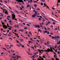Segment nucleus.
Segmentation results:
<instances>
[{"instance_id": "1", "label": "nucleus", "mask_w": 60, "mask_h": 60, "mask_svg": "<svg viewBox=\"0 0 60 60\" xmlns=\"http://www.w3.org/2000/svg\"><path fill=\"white\" fill-rule=\"evenodd\" d=\"M50 49H49V48L47 49V50H48V51H47V52H49V51H51L52 52H54L53 50L52 49V48L51 47Z\"/></svg>"}, {"instance_id": "2", "label": "nucleus", "mask_w": 60, "mask_h": 60, "mask_svg": "<svg viewBox=\"0 0 60 60\" xmlns=\"http://www.w3.org/2000/svg\"><path fill=\"white\" fill-rule=\"evenodd\" d=\"M12 15L13 16L12 17V18L13 20H14V19L15 20H17V19L16 18H15V15L14 14H13Z\"/></svg>"}, {"instance_id": "3", "label": "nucleus", "mask_w": 60, "mask_h": 60, "mask_svg": "<svg viewBox=\"0 0 60 60\" xmlns=\"http://www.w3.org/2000/svg\"><path fill=\"white\" fill-rule=\"evenodd\" d=\"M52 39H56V37H55L54 36H53L52 37Z\"/></svg>"}, {"instance_id": "4", "label": "nucleus", "mask_w": 60, "mask_h": 60, "mask_svg": "<svg viewBox=\"0 0 60 60\" xmlns=\"http://www.w3.org/2000/svg\"><path fill=\"white\" fill-rule=\"evenodd\" d=\"M4 29H6L7 28H8V27H7V26L5 25H4Z\"/></svg>"}, {"instance_id": "5", "label": "nucleus", "mask_w": 60, "mask_h": 60, "mask_svg": "<svg viewBox=\"0 0 60 60\" xmlns=\"http://www.w3.org/2000/svg\"><path fill=\"white\" fill-rule=\"evenodd\" d=\"M54 57H55V58H56V59L55 60H59V59L56 58V55L55 54L54 55Z\"/></svg>"}, {"instance_id": "6", "label": "nucleus", "mask_w": 60, "mask_h": 60, "mask_svg": "<svg viewBox=\"0 0 60 60\" xmlns=\"http://www.w3.org/2000/svg\"><path fill=\"white\" fill-rule=\"evenodd\" d=\"M38 60H44V59L43 58H41V59L40 58L39 59H37Z\"/></svg>"}, {"instance_id": "7", "label": "nucleus", "mask_w": 60, "mask_h": 60, "mask_svg": "<svg viewBox=\"0 0 60 60\" xmlns=\"http://www.w3.org/2000/svg\"><path fill=\"white\" fill-rule=\"evenodd\" d=\"M20 2H22V4H24V1H23V0H20Z\"/></svg>"}, {"instance_id": "8", "label": "nucleus", "mask_w": 60, "mask_h": 60, "mask_svg": "<svg viewBox=\"0 0 60 60\" xmlns=\"http://www.w3.org/2000/svg\"><path fill=\"white\" fill-rule=\"evenodd\" d=\"M49 19L51 20H52V21H53V20H54V19H52L50 18H49Z\"/></svg>"}, {"instance_id": "9", "label": "nucleus", "mask_w": 60, "mask_h": 60, "mask_svg": "<svg viewBox=\"0 0 60 60\" xmlns=\"http://www.w3.org/2000/svg\"><path fill=\"white\" fill-rule=\"evenodd\" d=\"M16 1H17V2H19V3L21 2V1H20V0H16Z\"/></svg>"}, {"instance_id": "10", "label": "nucleus", "mask_w": 60, "mask_h": 60, "mask_svg": "<svg viewBox=\"0 0 60 60\" xmlns=\"http://www.w3.org/2000/svg\"><path fill=\"white\" fill-rule=\"evenodd\" d=\"M43 19V22H44L45 21V20L44 19V18H42Z\"/></svg>"}, {"instance_id": "11", "label": "nucleus", "mask_w": 60, "mask_h": 60, "mask_svg": "<svg viewBox=\"0 0 60 60\" xmlns=\"http://www.w3.org/2000/svg\"><path fill=\"white\" fill-rule=\"evenodd\" d=\"M2 24H3V27H4V25H4V23L3 22V23H2Z\"/></svg>"}, {"instance_id": "12", "label": "nucleus", "mask_w": 60, "mask_h": 60, "mask_svg": "<svg viewBox=\"0 0 60 60\" xmlns=\"http://www.w3.org/2000/svg\"><path fill=\"white\" fill-rule=\"evenodd\" d=\"M53 21H54V22H56V23H57V22L56 21L54 20L53 19Z\"/></svg>"}, {"instance_id": "13", "label": "nucleus", "mask_w": 60, "mask_h": 60, "mask_svg": "<svg viewBox=\"0 0 60 60\" xmlns=\"http://www.w3.org/2000/svg\"><path fill=\"white\" fill-rule=\"evenodd\" d=\"M17 46H18V47H20V46H21V45H19L17 44Z\"/></svg>"}, {"instance_id": "14", "label": "nucleus", "mask_w": 60, "mask_h": 60, "mask_svg": "<svg viewBox=\"0 0 60 60\" xmlns=\"http://www.w3.org/2000/svg\"><path fill=\"white\" fill-rule=\"evenodd\" d=\"M38 32H40V33H42V32H41V31L40 30V29H38Z\"/></svg>"}, {"instance_id": "15", "label": "nucleus", "mask_w": 60, "mask_h": 60, "mask_svg": "<svg viewBox=\"0 0 60 60\" xmlns=\"http://www.w3.org/2000/svg\"><path fill=\"white\" fill-rule=\"evenodd\" d=\"M11 52H12V53H13L14 52V51L12 50H11Z\"/></svg>"}, {"instance_id": "16", "label": "nucleus", "mask_w": 60, "mask_h": 60, "mask_svg": "<svg viewBox=\"0 0 60 60\" xmlns=\"http://www.w3.org/2000/svg\"><path fill=\"white\" fill-rule=\"evenodd\" d=\"M35 27L36 28H37L38 27V26L37 25H35Z\"/></svg>"}, {"instance_id": "17", "label": "nucleus", "mask_w": 60, "mask_h": 60, "mask_svg": "<svg viewBox=\"0 0 60 60\" xmlns=\"http://www.w3.org/2000/svg\"><path fill=\"white\" fill-rule=\"evenodd\" d=\"M59 42H58L57 44H60V41L59 40Z\"/></svg>"}, {"instance_id": "18", "label": "nucleus", "mask_w": 60, "mask_h": 60, "mask_svg": "<svg viewBox=\"0 0 60 60\" xmlns=\"http://www.w3.org/2000/svg\"><path fill=\"white\" fill-rule=\"evenodd\" d=\"M41 13H42V14H43V15H45V14H44V13H43V12H41Z\"/></svg>"}, {"instance_id": "19", "label": "nucleus", "mask_w": 60, "mask_h": 60, "mask_svg": "<svg viewBox=\"0 0 60 60\" xmlns=\"http://www.w3.org/2000/svg\"><path fill=\"white\" fill-rule=\"evenodd\" d=\"M2 49H4V50H5L6 51V49L4 48H3Z\"/></svg>"}, {"instance_id": "20", "label": "nucleus", "mask_w": 60, "mask_h": 60, "mask_svg": "<svg viewBox=\"0 0 60 60\" xmlns=\"http://www.w3.org/2000/svg\"><path fill=\"white\" fill-rule=\"evenodd\" d=\"M44 51L43 50H40V52H41V51H42V52H43L44 51Z\"/></svg>"}, {"instance_id": "21", "label": "nucleus", "mask_w": 60, "mask_h": 60, "mask_svg": "<svg viewBox=\"0 0 60 60\" xmlns=\"http://www.w3.org/2000/svg\"><path fill=\"white\" fill-rule=\"evenodd\" d=\"M5 13L6 12H7L8 11L7 10H5Z\"/></svg>"}, {"instance_id": "22", "label": "nucleus", "mask_w": 60, "mask_h": 60, "mask_svg": "<svg viewBox=\"0 0 60 60\" xmlns=\"http://www.w3.org/2000/svg\"><path fill=\"white\" fill-rule=\"evenodd\" d=\"M12 56V57H13V58H16L15 57V56Z\"/></svg>"}, {"instance_id": "23", "label": "nucleus", "mask_w": 60, "mask_h": 60, "mask_svg": "<svg viewBox=\"0 0 60 60\" xmlns=\"http://www.w3.org/2000/svg\"><path fill=\"white\" fill-rule=\"evenodd\" d=\"M3 12H4V11H5V9H4L3 10Z\"/></svg>"}, {"instance_id": "24", "label": "nucleus", "mask_w": 60, "mask_h": 60, "mask_svg": "<svg viewBox=\"0 0 60 60\" xmlns=\"http://www.w3.org/2000/svg\"><path fill=\"white\" fill-rule=\"evenodd\" d=\"M7 26H8V27H10V26H9V25H8V24H7Z\"/></svg>"}, {"instance_id": "25", "label": "nucleus", "mask_w": 60, "mask_h": 60, "mask_svg": "<svg viewBox=\"0 0 60 60\" xmlns=\"http://www.w3.org/2000/svg\"><path fill=\"white\" fill-rule=\"evenodd\" d=\"M34 7H36V6H37V5L36 4H34Z\"/></svg>"}, {"instance_id": "26", "label": "nucleus", "mask_w": 60, "mask_h": 60, "mask_svg": "<svg viewBox=\"0 0 60 60\" xmlns=\"http://www.w3.org/2000/svg\"><path fill=\"white\" fill-rule=\"evenodd\" d=\"M57 53L59 54H59H60V51H59L58 52H57Z\"/></svg>"}, {"instance_id": "27", "label": "nucleus", "mask_w": 60, "mask_h": 60, "mask_svg": "<svg viewBox=\"0 0 60 60\" xmlns=\"http://www.w3.org/2000/svg\"><path fill=\"white\" fill-rule=\"evenodd\" d=\"M8 13V12H6L5 13V14H7V15L9 14V13Z\"/></svg>"}, {"instance_id": "28", "label": "nucleus", "mask_w": 60, "mask_h": 60, "mask_svg": "<svg viewBox=\"0 0 60 60\" xmlns=\"http://www.w3.org/2000/svg\"><path fill=\"white\" fill-rule=\"evenodd\" d=\"M52 10H55V8H54L53 7H52Z\"/></svg>"}, {"instance_id": "29", "label": "nucleus", "mask_w": 60, "mask_h": 60, "mask_svg": "<svg viewBox=\"0 0 60 60\" xmlns=\"http://www.w3.org/2000/svg\"><path fill=\"white\" fill-rule=\"evenodd\" d=\"M29 34H31V35H32V34L31 33V32H29Z\"/></svg>"}, {"instance_id": "30", "label": "nucleus", "mask_w": 60, "mask_h": 60, "mask_svg": "<svg viewBox=\"0 0 60 60\" xmlns=\"http://www.w3.org/2000/svg\"><path fill=\"white\" fill-rule=\"evenodd\" d=\"M44 34H45V33H47V31L46 30H45V32H44Z\"/></svg>"}, {"instance_id": "31", "label": "nucleus", "mask_w": 60, "mask_h": 60, "mask_svg": "<svg viewBox=\"0 0 60 60\" xmlns=\"http://www.w3.org/2000/svg\"><path fill=\"white\" fill-rule=\"evenodd\" d=\"M9 24L10 25H12V23H11V22H9Z\"/></svg>"}, {"instance_id": "32", "label": "nucleus", "mask_w": 60, "mask_h": 60, "mask_svg": "<svg viewBox=\"0 0 60 60\" xmlns=\"http://www.w3.org/2000/svg\"><path fill=\"white\" fill-rule=\"evenodd\" d=\"M34 3H38V1H34Z\"/></svg>"}, {"instance_id": "33", "label": "nucleus", "mask_w": 60, "mask_h": 60, "mask_svg": "<svg viewBox=\"0 0 60 60\" xmlns=\"http://www.w3.org/2000/svg\"><path fill=\"white\" fill-rule=\"evenodd\" d=\"M48 24H50V23H51V22H48Z\"/></svg>"}, {"instance_id": "34", "label": "nucleus", "mask_w": 60, "mask_h": 60, "mask_svg": "<svg viewBox=\"0 0 60 60\" xmlns=\"http://www.w3.org/2000/svg\"><path fill=\"white\" fill-rule=\"evenodd\" d=\"M38 28H40V26L39 25H38Z\"/></svg>"}, {"instance_id": "35", "label": "nucleus", "mask_w": 60, "mask_h": 60, "mask_svg": "<svg viewBox=\"0 0 60 60\" xmlns=\"http://www.w3.org/2000/svg\"><path fill=\"white\" fill-rule=\"evenodd\" d=\"M58 3H60V0H58Z\"/></svg>"}, {"instance_id": "36", "label": "nucleus", "mask_w": 60, "mask_h": 60, "mask_svg": "<svg viewBox=\"0 0 60 60\" xmlns=\"http://www.w3.org/2000/svg\"><path fill=\"white\" fill-rule=\"evenodd\" d=\"M38 20H39L40 21L41 20V18H39L38 19Z\"/></svg>"}, {"instance_id": "37", "label": "nucleus", "mask_w": 60, "mask_h": 60, "mask_svg": "<svg viewBox=\"0 0 60 60\" xmlns=\"http://www.w3.org/2000/svg\"><path fill=\"white\" fill-rule=\"evenodd\" d=\"M7 17H8V18H11L10 16L9 15L7 16Z\"/></svg>"}, {"instance_id": "38", "label": "nucleus", "mask_w": 60, "mask_h": 60, "mask_svg": "<svg viewBox=\"0 0 60 60\" xmlns=\"http://www.w3.org/2000/svg\"><path fill=\"white\" fill-rule=\"evenodd\" d=\"M3 34L4 35H6V36H7V34H5L4 33Z\"/></svg>"}, {"instance_id": "39", "label": "nucleus", "mask_w": 60, "mask_h": 60, "mask_svg": "<svg viewBox=\"0 0 60 60\" xmlns=\"http://www.w3.org/2000/svg\"><path fill=\"white\" fill-rule=\"evenodd\" d=\"M47 34H49V32L48 31L47 32Z\"/></svg>"}, {"instance_id": "40", "label": "nucleus", "mask_w": 60, "mask_h": 60, "mask_svg": "<svg viewBox=\"0 0 60 60\" xmlns=\"http://www.w3.org/2000/svg\"><path fill=\"white\" fill-rule=\"evenodd\" d=\"M32 17L33 18H35V16H34V15H33L32 16Z\"/></svg>"}, {"instance_id": "41", "label": "nucleus", "mask_w": 60, "mask_h": 60, "mask_svg": "<svg viewBox=\"0 0 60 60\" xmlns=\"http://www.w3.org/2000/svg\"><path fill=\"white\" fill-rule=\"evenodd\" d=\"M11 12L12 13H13V14H14V13L12 11H11Z\"/></svg>"}, {"instance_id": "42", "label": "nucleus", "mask_w": 60, "mask_h": 60, "mask_svg": "<svg viewBox=\"0 0 60 60\" xmlns=\"http://www.w3.org/2000/svg\"><path fill=\"white\" fill-rule=\"evenodd\" d=\"M27 26H30V25L28 24H27Z\"/></svg>"}, {"instance_id": "43", "label": "nucleus", "mask_w": 60, "mask_h": 60, "mask_svg": "<svg viewBox=\"0 0 60 60\" xmlns=\"http://www.w3.org/2000/svg\"><path fill=\"white\" fill-rule=\"evenodd\" d=\"M41 0L43 2H44V1H45V0Z\"/></svg>"}, {"instance_id": "44", "label": "nucleus", "mask_w": 60, "mask_h": 60, "mask_svg": "<svg viewBox=\"0 0 60 60\" xmlns=\"http://www.w3.org/2000/svg\"><path fill=\"white\" fill-rule=\"evenodd\" d=\"M2 5H3L4 6V7H6V8H7V7H6V6H5V5H4L2 4Z\"/></svg>"}, {"instance_id": "45", "label": "nucleus", "mask_w": 60, "mask_h": 60, "mask_svg": "<svg viewBox=\"0 0 60 60\" xmlns=\"http://www.w3.org/2000/svg\"><path fill=\"white\" fill-rule=\"evenodd\" d=\"M37 11H40V9L39 8H37Z\"/></svg>"}, {"instance_id": "46", "label": "nucleus", "mask_w": 60, "mask_h": 60, "mask_svg": "<svg viewBox=\"0 0 60 60\" xmlns=\"http://www.w3.org/2000/svg\"><path fill=\"white\" fill-rule=\"evenodd\" d=\"M17 27L18 28L19 27V25H17Z\"/></svg>"}, {"instance_id": "47", "label": "nucleus", "mask_w": 60, "mask_h": 60, "mask_svg": "<svg viewBox=\"0 0 60 60\" xmlns=\"http://www.w3.org/2000/svg\"><path fill=\"white\" fill-rule=\"evenodd\" d=\"M45 19H46V20H49V19H48L46 18H45Z\"/></svg>"}, {"instance_id": "48", "label": "nucleus", "mask_w": 60, "mask_h": 60, "mask_svg": "<svg viewBox=\"0 0 60 60\" xmlns=\"http://www.w3.org/2000/svg\"><path fill=\"white\" fill-rule=\"evenodd\" d=\"M51 27L53 28V26L52 25H51Z\"/></svg>"}, {"instance_id": "49", "label": "nucleus", "mask_w": 60, "mask_h": 60, "mask_svg": "<svg viewBox=\"0 0 60 60\" xmlns=\"http://www.w3.org/2000/svg\"><path fill=\"white\" fill-rule=\"evenodd\" d=\"M4 33H6V31L5 30H4L3 31Z\"/></svg>"}, {"instance_id": "50", "label": "nucleus", "mask_w": 60, "mask_h": 60, "mask_svg": "<svg viewBox=\"0 0 60 60\" xmlns=\"http://www.w3.org/2000/svg\"><path fill=\"white\" fill-rule=\"evenodd\" d=\"M41 5L42 6V5H43V3H41Z\"/></svg>"}, {"instance_id": "51", "label": "nucleus", "mask_w": 60, "mask_h": 60, "mask_svg": "<svg viewBox=\"0 0 60 60\" xmlns=\"http://www.w3.org/2000/svg\"><path fill=\"white\" fill-rule=\"evenodd\" d=\"M14 32H17V30H15L14 31Z\"/></svg>"}, {"instance_id": "52", "label": "nucleus", "mask_w": 60, "mask_h": 60, "mask_svg": "<svg viewBox=\"0 0 60 60\" xmlns=\"http://www.w3.org/2000/svg\"><path fill=\"white\" fill-rule=\"evenodd\" d=\"M20 40L21 41H24V39H21Z\"/></svg>"}, {"instance_id": "53", "label": "nucleus", "mask_w": 60, "mask_h": 60, "mask_svg": "<svg viewBox=\"0 0 60 60\" xmlns=\"http://www.w3.org/2000/svg\"><path fill=\"white\" fill-rule=\"evenodd\" d=\"M57 38L58 39H59V37L58 36H57Z\"/></svg>"}, {"instance_id": "54", "label": "nucleus", "mask_w": 60, "mask_h": 60, "mask_svg": "<svg viewBox=\"0 0 60 60\" xmlns=\"http://www.w3.org/2000/svg\"><path fill=\"white\" fill-rule=\"evenodd\" d=\"M20 13H22V14H23V12L22 11H20Z\"/></svg>"}, {"instance_id": "55", "label": "nucleus", "mask_w": 60, "mask_h": 60, "mask_svg": "<svg viewBox=\"0 0 60 60\" xmlns=\"http://www.w3.org/2000/svg\"><path fill=\"white\" fill-rule=\"evenodd\" d=\"M50 34L51 35H53V34L52 33H51Z\"/></svg>"}, {"instance_id": "56", "label": "nucleus", "mask_w": 60, "mask_h": 60, "mask_svg": "<svg viewBox=\"0 0 60 60\" xmlns=\"http://www.w3.org/2000/svg\"><path fill=\"white\" fill-rule=\"evenodd\" d=\"M9 34H11V32H9Z\"/></svg>"}, {"instance_id": "57", "label": "nucleus", "mask_w": 60, "mask_h": 60, "mask_svg": "<svg viewBox=\"0 0 60 60\" xmlns=\"http://www.w3.org/2000/svg\"><path fill=\"white\" fill-rule=\"evenodd\" d=\"M7 19L8 20H9V18L7 17Z\"/></svg>"}, {"instance_id": "58", "label": "nucleus", "mask_w": 60, "mask_h": 60, "mask_svg": "<svg viewBox=\"0 0 60 60\" xmlns=\"http://www.w3.org/2000/svg\"><path fill=\"white\" fill-rule=\"evenodd\" d=\"M27 29V28L26 27H25L24 28V29Z\"/></svg>"}, {"instance_id": "59", "label": "nucleus", "mask_w": 60, "mask_h": 60, "mask_svg": "<svg viewBox=\"0 0 60 60\" xmlns=\"http://www.w3.org/2000/svg\"><path fill=\"white\" fill-rule=\"evenodd\" d=\"M16 41L17 43H19V41L18 40H16Z\"/></svg>"}, {"instance_id": "60", "label": "nucleus", "mask_w": 60, "mask_h": 60, "mask_svg": "<svg viewBox=\"0 0 60 60\" xmlns=\"http://www.w3.org/2000/svg\"><path fill=\"white\" fill-rule=\"evenodd\" d=\"M42 16H43V17H44V18H46V16H43V15H42Z\"/></svg>"}, {"instance_id": "61", "label": "nucleus", "mask_w": 60, "mask_h": 60, "mask_svg": "<svg viewBox=\"0 0 60 60\" xmlns=\"http://www.w3.org/2000/svg\"><path fill=\"white\" fill-rule=\"evenodd\" d=\"M49 41H48L47 42V43L48 44H49Z\"/></svg>"}, {"instance_id": "62", "label": "nucleus", "mask_w": 60, "mask_h": 60, "mask_svg": "<svg viewBox=\"0 0 60 60\" xmlns=\"http://www.w3.org/2000/svg\"><path fill=\"white\" fill-rule=\"evenodd\" d=\"M55 30H57V28H56V29H55Z\"/></svg>"}, {"instance_id": "63", "label": "nucleus", "mask_w": 60, "mask_h": 60, "mask_svg": "<svg viewBox=\"0 0 60 60\" xmlns=\"http://www.w3.org/2000/svg\"><path fill=\"white\" fill-rule=\"evenodd\" d=\"M34 15V16H36V14H35Z\"/></svg>"}, {"instance_id": "64", "label": "nucleus", "mask_w": 60, "mask_h": 60, "mask_svg": "<svg viewBox=\"0 0 60 60\" xmlns=\"http://www.w3.org/2000/svg\"><path fill=\"white\" fill-rule=\"evenodd\" d=\"M52 60H54V58H52Z\"/></svg>"}]
</instances>
